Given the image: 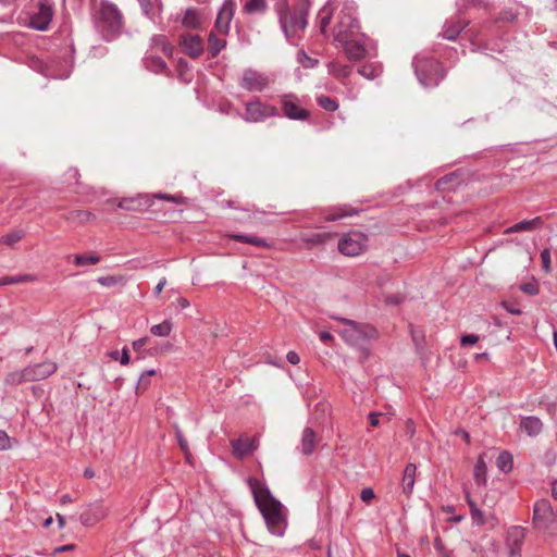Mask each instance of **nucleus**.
Instances as JSON below:
<instances>
[{
  "label": "nucleus",
  "mask_w": 557,
  "mask_h": 557,
  "mask_svg": "<svg viewBox=\"0 0 557 557\" xmlns=\"http://www.w3.org/2000/svg\"><path fill=\"white\" fill-rule=\"evenodd\" d=\"M249 484L258 509L260 510L270 533L283 536L287 527L283 505L273 497L270 490L255 479Z\"/></svg>",
  "instance_id": "1"
},
{
  "label": "nucleus",
  "mask_w": 557,
  "mask_h": 557,
  "mask_svg": "<svg viewBox=\"0 0 557 557\" xmlns=\"http://www.w3.org/2000/svg\"><path fill=\"white\" fill-rule=\"evenodd\" d=\"M94 25L104 40H113L122 34L124 18L119 8L107 0H101L92 14Z\"/></svg>",
  "instance_id": "2"
},
{
  "label": "nucleus",
  "mask_w": 557,
  "mask_h": 557,
  "mask_svg": "<svg viewBox=\"0 0 557 557\" xmlns=\"http://www.w3.org/2000/svg\"><path fill=\"white\" fill-rule=\"evenodd\" d=\"M309 9V0H299L293 9L288 7L286 1L277 4L280 26L288 41L298 32H302L307 27Z\"/></svg>",
  "instance_id": "3"
},
{
  "label": "nucleus",
  "mask_w": 557,
  "mask_h": 557,
  "mask_svg": "<svg viewBox=\"0 0 557 557\" xmlns=\"http://www.w3.org/2000/svg\"><path fill=\"white\" fill-rule=\"evenodd\" d=\"M358 5L352 0H345L336 13V22L332 28L335 41H341L351 36H359L360 24L357 16Z\"/></svg>",
  "instance_id": "4"
},
{
  "label": "nucleus",
  "mask_w": 557,
  "mask_h": 557,
  "mask_svg": "<svg viewBox=\"0 0 557 557\" xmlns=\"http://www.w3.org/2000/svg\"><path fill=\"white\" fill-rule=\"evenodd\" d=\"M412 65L416 76L423 87H434L446 76V71L433 57L418 54L413 58Z\"/></svg>",
  "instance_id": "5"
},
{
  "label": "nucleus",
  "mask_w": 557,
  "mask_h": 557,
  "mask_svg": "<svg viewBox=\"0 0 557 557\" xmlns=\"http://www.w3.org/2000/svg\"><path fill=\"white\" fill-rule=\"evenodd\" d=\"M154 198L178 202L180 197L170 194H156L152 196L148 194H139L135 197L120 199L116 202V207L126 211H146L152 206Z\"/></svg>",
  "instance_id": "6"
},
{
  "label": "nucleus",
  "mask_w": 557,
  "mask_h": 557,
  "mask_svg": "<svg viewBox=\"0 0 557 557\" xmlns=\"http://www.w3.org/2000/svg\"><path fill=\"white\" fill-rule=\"evenodd\" d=\"M280 115V110L275 106L264 103L259 98H255L245 104L243 119L248 123H260L268 117H276Z\"/></svg>",
  "instance_id": "7"
},
{
  "label": "nucleus",
  "mask_w": 557,
  "mask_h": 557,
  "mask_svg": "<svg viewBox=\"0 0 557 557\" xmlns=\"http://www.w3.org/2000/svg\"><path fill=\"white\" fill-rule=\"evenodd\" d=\"M341 321L347 325L343 331V337L351 343L359 344L361 342L370 341L376 337V330L370 324L358 323L349 319H341Z\"/></svg>",
  "instance_id": "8"
},
{
  "label": "nucleus",
  "mask_w": 557,
  "mask_h": 557,
  "mask_svg": "<svg viewBox=\"0 0 557 557\" xmlns=\"http://www.w3.org/2000/svg\"><path fill=\"white\" fill-rule=\"evenodd\" d=\"M282 115L294 121H307L310 112L301 107L299 97L295 94H284L278 97Z\"/></svg>",
  "instance_id": "9"
},
{
  "label": "nucleus",
  "mask_w": 557,
  "mask_h": 557,
  "mask_svg": "<svg viewBox=\"0 0 557 557\" xmlns=\"http://www.w3.org/2000/svg\"><path fill=\"white\" fill-rule=\"evenodd\" d=\"M370 41L371 39L361 33L359 36H351L338 42L342 45L348 60L357 62L368 57V44Z\"/></svg>",
  "instance_id": "10"
},
{
  "label": "nucleus",
  "mask_w": 557,
  "mask_h": 557,
  "mask_svg": "<svg viewBox=\"0 0 557 557\" xmlns=\"http://www.w3.org/2000/svg\"><path fill=\"white\" fill-rule=\"evenodd\" d=\"M53 5L52 0H39L37 11L29 16V27L39 32L47 30L54 14Z\"/></svg>",
  "instance_id": "11"
},
{
  "label": "nucleus",
  "mask_w": 557,
  "mask_h": 557,
  "mask_svg": "<svg viewBox=\"0 0 557 557\" xmlns=\"http://www.w3.org/2000/svg\"><path fill=\"white\" fill-rule=\"evenodd\" d=\"M270 85V78L264 73L246 69L239 81V86L249 92H261Z\"/></svg>",
  "instance_id": "12"
},
{
  "label": "nucleus",
  "mask_w": 557,
  "mask_h": 557,
  "mask_svg": "<svg viewBox=\"0 0 557 557\" xmlns=\"http://www.w3.org/2000/svg\"><path fill=\"white\" fill-rule=\"evenodd\" d=\"M366 237L358 233H349L338 240V250L349 257L358 256L366 247Z\"/></svg>",
  "instance_id": "13"
},
{
  "label": "nucleus",
  "mask_w": 557,
  "mask_h": 557,
  "mask_svg": "<svg viewBox=\"0 0 557 557\" xmlns=\"http://www.w3.org/2000/svg\"><path fill=\"white\" fill-rule=\"evenodd\" d=\"M555 516V511L548 499H539L533 506L532 522L536 528L546 529Z\"/></svg>",
  "instance_id": "14"
},
{
  "label": "nucleus",
  "mask_w": 557,
  "mask_h": 557,
  "mask_svg": "<svg viewBox=\"0 0 557 557\" xmlns=\"http://www.w3.org/2000/svg\"><path fill=\"white\" fill-rule=\"evenodd\" d=\"M234 8L235 3L233 0L224 1L214 23L215 33L223 36L227 35L230 30V24L234 15Z\"/></svg>",
  "instance_id": "15"
},
{
  "label": "nucleus",
  "mask_w": 557,
  "mask_h": 557,
  "mask_svg": "<svg viewBox=\"0 0 557 557\" xmlns=\"http://www.w3.org/2000/svg\"><path fill=\"white\" fill-rule=\"evenodd\" d=\"M525 539V529L513 525L507 531L506 544L512 557L521 556V548Z\"/></svg>",
  "instance_id": "16"
},
{
  "label": "nucleus",
  "mask_w": 557,
  "mask_h": 557,
  "mask_svg": "<svg viewBox=\"0 0 557 557\" xmlns=\"http://www.w3.org/2000/svg\"><path fill=\"white\" fill-rule=\"evenodd\" d=\"M183 52L193 59L199 58L205 50L203 41L198 35L186 34L181 36Z\"/></svg>",
  "instance_id": "17"
},
{
  "label": "nucleus",
  "mask_w": 557,
  "mask_h": 557,
  "mask_svg": "<svg viewBox=\"0 0 557 557\" xmlns=\"http://www.w3.org/2000/svg\"><path fill=\"white\" fill-rule=\"evenodd\" d=\"M57 363L52 361H45L33 366H28L26 367L28 373V381L35 382L45 380L51 376L57 371Z\"/></svg>",
  "instance_id": "18"
},
{
  "label": "nucleus",
  "mask_w": 557,
  "mask_h": 557,
  "mask_svg": "<svg viewBox=\"0 0 557 557\" xmlns=\"http://www.w3.org/2000/svg\"><path fill=\"white\" fill-rule=\"evenodd\" d=\"M467 25L468 22L459 17L447 20L443 26V30L438 34V37L451 41L456 40L459 34L467 27Z\"/></svg>",
  "instance_id": "19"
},
{
  "label": "nucleus",
  "mask_w": 557,
  "mask_h": 557,
  "mask_svg": "<svg viewBox=\"0 0 557 557\" xmlns=\"http://www.w3.org/2000/svg\"><path fill=\"white\" fill-rule=\"evenodd\" d=\"M106 510L101 504L89 505L79 516V521L83 525L90 527L103 519Z\"/></svg>",
  "instance_id": "20"
},
{
  "label": "nucleus",
  "mask_w": 557,
  "mask_h": 557,
  "mask_svg": "<svg viewBox=\"0 0 557 557\" xmlns=\"http://www.w3.org/2000/svg\"><path fill=\"white\" fill-rule=\"evenodd\" d=\"M359 212V209L352 208L349 205L334 206L325 211V220L330 222L337 221L346 216L358 215Z\"/></svg>",
  "instance_id": "21"
},
{
  "label": "nucleus",
  "mask_w": 557,
  "mask_h": 557,
  "mask_svg": "<svg viewBox=\"0 0 557 557\" xmlns=\"http://www.w3.org/2000/svg\"><path fill=\"white\" fill-rule=\"evenodd\" d=\"M334 10L331 3L323 5L317 15V24L322 35L329 36V27L333 18Z\"/></svg>",
  "instance_id": "22"
},
{
  "label": "nucleus",
  "mask_w": 557,
  "mask_h": 557,
  "mask_svg": "<svg viewBox=\"0 0 557 557\" xmlns=\"http://www.w3.org/2000/svg\"><path fill=\"white\" fill-rule=\"evenodd\" d=\"M140 4V9L145 16H147L152 22H157L162 12V3L160 0H156L151 2L150 0H137Z\"/></svg>",
  "instance_id": "23"
},
{
  "label": "nucleus",
  "mask_w": 557,
  "mask_h": 557,
  "mask_svg": "<svg viewBox=\"0 0 557 557\" xmlns=\"http://www.w3.org/2000/svg\"><path fill=\"white\" fill-rule=\"evenodd\" d=\"M416 472L417 467L413 463H408L404 470L403 479H401V488L403 493L408 497L413 493L414 482H416Z\"/></svg>",
  "instance_id": "24"
},
{
  "label": "nucleus",
  "mask_w": 557,
  "mask_h": 557,
  "mask_svg": "<svg viewBox=\"0 0 557 557\" xmlns=\"http://www.w3.org/2000/svg\"><path fill=\"white\" fill-rule=\"evenodd\" d=\"M234 455L237 458L250 455L255 450V440L240 437L232 442Z\"/></svg>",
  "instance_id": "25"
},
{
  "label": "nucleus",
  "mask_w": 557,
  "mask_h": 557,
  "mask_svg": "<svg viewBox=\"0 0 557 557\" xmlns=\"http://www.w3.org/2000/svg\"><path fill=\"white\" fill-rule=\"evenodd\" d=\"M520 428L529 436H536L542 432L543 423L537 417L530 416L521 420Z\"/></svg>",
  "instance_id": "26"
},
{
  "label": "nucleus",
  "mask_w": 557,
  "mask_h": 557,
  "mask_svg": "<svg viewBox=\"0 0 557 557\" xmlns=\"http://www.w3.org/2000/svg\"><path fill=\"white\" fill-rule=\"evenodd\" d=\"M543 224L542 218L536 216L532 220L520 221L506 230V233H519V232H531Z\"/></svg>",
  "instance_id": "27"
},
{
  "label": "nucleus",
  "mask_w": 557,
  "mask_h": 557,
  "mask_svg": "<svg viewBox=\"0 0 557 557\" xmlns=\"http://www.w3.org/2000/svg\"><path fill=\"white\" fill-rule=\"evenodd\" d=\"M460 185V177L457 173H450L442 176L435 183V187L440 191L455 190Z\"/></svg>",
  "instance_id": "28"
},
{
  "label": "nucleus",
  "mask_w": 557,
  "mask_h": 557,
  "mask_svg": "<svg viewBox=\"0 0 557 557\" xmlns=\"http://www.w3.org/2000/svg\"><path fill=\"white\" fill-rule=\"evenodd\" d=\"M470 516H471L472 523L478 527H482V525L486 524L488 521H493V525L495 524V522H497V519L492 511L485 512L482 509H480L478 506H473V505H472V510L470 511Z\"/></svg>",
  "instance_id": "29"
},
{
  "label": "nucleus",
  "mask_w": 557,
  "mask_h": 557,
  "mask_svg": "<svg viewBox=\"0 0 557 557\" xmlns=\"http://www.w3.org/2000/svg\"><path fill=\"white\" fill-rule=\"evenodd\" d=\"M230 237L236 242L249 244L257 247L271 248L272 244L257 235L231 234Z\"/></svg>",
  "instance_id": "30"
},
{
  "label": "nucleus",
  "mask_w": 557,
  "mask_h": 557,
  "mask_svg": "<svg viewBox=\"0 0 557 557\" xmlns=\"http://www.w3.org/2000/svg\"><path fill=\"white\" fill-rule=\"evenodd\" d=\"M219 35L220 34L212 30L208 37V51L212 58H215L226 46L225 38Z\"/></svg>",
  "instance_id": "31"
},
{
  "label": "nucleus",
  "mask_w": 557,
  "mask_h": 557,
  "mask_svg": "<svg viewBox=\"0 0 557 557\" xmlns=\"http://www.w3.org/2000/svg\"><path fill=\"white\" fill-rule=\"evenodd\" d=\"M473 479L478 485H485L487 482V466L484 455H480L473 468Z\"/></svg>",
  "instance_id": "32"
},
{
  "label": "nucleus",
  "mask_w": 557,
  "mask_h": 557,
  "mask_svg": "<svg viewBox=\"0 0 557 557\" xmlns=\"http://www.w3.org/2000/svg\"><path fill=\"white\" fill-rule=\"evenodd\" d=\"M315 433L311 428H305L301 437V451L311 455L315 448Z\"/></svg>",
  "instance_id": "33"
},
{
  "label": "nucleus",
  "mask_w": 557,
  "mask_h": 557,
  "mask_svg": "<svg viewBox=\"0 0 557 557\" xmlns=\"http://www.w3.org/2000/svg\"><path fill=\"white\" fill-rule=\"evenodd\" d=\"M333 235L331 233H314L310 235H301L300 240L307 245L308 248L324 245Z\"/></svg>",
  "instance_id": "34"
},
{
  "label": "nucleus",
  "mask_w": 557,
  "mask_h": 557,
  "mask_svg": "<svg viewBox=\"0 0 557 557\" xmlns=\"http://www.w3.org/2000/svg\"><path fill=\"white\" fill-rule=\"evenodd\" d=\"M182 24L185 27L191 28V29H197L198 27H200L201 20H200V14H199L198 9L188 8L185 11V14L182 18Z\"/></svg>",
  "instance_id": "35"
},
{
  "label": "nucleus",
  "mask_w": 557,
  "mask_h": 557,
  "mask_svg": "<svg viewBox=\"0 0 557 557\" xmlns=\"http://www.w3.org/2000/svg\"><path fill=\"white\" fill-rule=\"evenodd\" d=\"M496 467L503 473H509L513 468V457L508 450H503L496 458Z\"/></svg>",
  "instance_id": "36"
},
{
  "label": "nucleus",
  "mask_w": 557,
  "mask_h": 557,
  "mask_svg": "<svg viewBox=\"0 0 557 557\" xmlns=\"http://www.w3.org/2000/svg\"><path fill=\"white\" fill-rule=\"evenodd\" d=\"M151 48L160 50L165 55H171L173 52V47L171 46L168 37L165 35H154L151 38Z\"/></svg>",
  "instance_id": "37"
},
{
  "label": "nucleus",
  "mask_w": 557,
  "mask_h": 557,
  "mask_svg": "<svg viewBox=\"0 0 557 557\" xmlns=\"http://www.w3.org/2000/svg\"><path fill=\"white\" fill-rule=\"evenodd\" d=\"M24 382H29L26 368H24L23 370L12 371V372L8 373L4 377V383L7 385L15 386V385H20Z\"/></svg>",
  "instance_id": "38"
},
{
  "label": "nucleus",
  "mask_w": 557,
  "mask_h": 557,
  "mask_svg": "<svg viewBox=\"0 0 557 557\" xmlns=\"http://www.w3.org/2000/svg\"><path fill=\"white\" fill-rule=\"evenodd\" d=\"M36 277L33 274H18L0 277V287L11 284H23L34 282Z\"/></svg>",
  "instance_id": "39"
},
{
  "label": "nucleus",
  "mask_w": 557,
  "mask_h": 557,
  "mask_svg": "<svg viewBox=\"0 0 557 557\" xmlns=\"http://www.w3.org/2000/svg\"><path fill=\"white\" fill-rule=\"evenodd\" d=\"M382 69L379 64H364L358 69V73L367 79H374L380 76Z\"/></svg>",
  "instance_id": "40"
},
{
  "label": "nucleus",
  "mask_w": 557,
  "mask_h": 557,
  "mask_svg": "<svg viewBox=\"0 0 557 557\" xmlns=\"http://www.w3.org/2000/svg\"><path fill=\"white\" fill-rule=\"evenodd\" d=\"M268 5L265 0H246L244 11L249 14L263 13Z\"/></svg>",
  "instance_id": "41"
},
{
  "label": "nucleus",
  "mask_w": 557,
  "mask_h": 557,
  "mask_svg": "<svg viewBox=\"0 0 557 557\" xmlns=\"http://www.w3.org/2000/svg\"><path fill=\"white\" fill-rule=\"evenodd\" d=\"M317 103L320 108L327 112H334L338 109L339 104L335 98H331L325 95H320L317 97Z\"/></svg>",
  "instance_id": "42"
},
{
  "label": "nucleus",
  "mask_w": 557,
  "mask_h": 557,
  "mask_svg": "<svg viewBox=\"0 0 557 557\" xmlns=\"http://www.w3.org/2000/svg\"><path fill=\"white\" fill-rule=\"evenodd\" d=\"M330 71L338 78H347L352 73V66L348 64L332 63Z\"/></svg>",
  "instance_id": "43"
},
{
  "label": "nucleus",
  "mask_w": 557,
  "mask_h": 557,
  "mask_svg": "<svg viewBox=\"0 0 557 557\" xmlns=\"http://www.w3.org/2000/svg\"><path fill=\"white\" fill-rule=\"evenodd\" d=\"M171 331H172V323L169 320H165L159 324H154L150 327L151 334L154 336H160V337L169 336Z\"/></svg>",
  "instance_id": "44"
},
{
  "label": "nucleus",
  "mask_w": 557,
  "mask_h": 557,
  "mask_svg": "<svg viewBox=\"0 0 557 557\" xmlns=\"http://www.w3.org/2000/svg\"><path fill=\"white\" fill-rule=\"evenodd\" d=\"M146 64L149 70L156 73H162L168 69L166 63L160 57L146 58Z\"/></svg>",
  "instance_id": "45"
},
{
  "label": "nucleus",
  "mask_w": 557,
  "mask_h": 557,
  "mask_svg": "<svg viewBox=\"0 0 557 557\" xmlns=\"http://www.w3.org/2000/svg\"><path fill=\"white\" fill-rule=\"evenodd\" d=\"M24 232L13 231L7 235L0 237V244H4L7 246L13 247L17 242H20L24 237Z\"/></svg>",
  "instance_id": "46"
},
{
  "label": "nucleus",
  "mask_w": 557,
  "mask_h": 557,
  "mask_svg": "<svg viewBox=\"0 0 557 557\" xmlns=\"http://www.w3.org/2000/svg\"><path fill=\"white\" fill-rule=\"evenodd\" d=\"M99 261H100V257L97 255H90V256L76 255L74 258V263L78 267L97 264Z\"/></svg>",
  "instance_id": "47"
},
{
  "label": "nucleus",
  "mask_w": 557,
  "mask_h": 557,
  "mask_svg": "<svg viewBox=\"0 0 557 557\" xmlns=\"http://www.w3.org/2000/svg\"><path fill=\"white\" fill-rule=\"evenodd\" d=\"M175 436L180 448L183 450L185 457L188 459L190 456L189 446L187 440L184 437L182 430L177 424H174Z\"/></svg>",
  "instance_id": "48"
},
{
  "label": "nucleus",
  "mask_w": 557,
  "mask_h": 557,
  "mask_svg": "<svg viewBox=\"0 0 557 557\" xmlns=\"http://www.w3.org/2000/svg\"><path fill=\"white\" fill-rule=\"evenodd\" d=\"M520 290L531 296L537 295L540 293L539 285L535 281L522 284L520 286Z\"/></svg>",
  "instance_id": "49"
},
{
  "label": "nucleus",
  "mask_w": 557,
  "mask_h": 557,
  "mask_svg": "<svg viewBox=\"0 0 557 557\" xmlns=\"http://www.w3.org/2000/svg\"><path fill=\"white\" fill-rule=\"evenodd\" d=\"M541 260H542V268L546 273H549L550 268V250L548 248H544L541 251Z\"/></svg>",
  "instance_id": "50"
},
{
  "label": "nucleus",
  "mask_w": 557,
  "mask_h": 557,
  "mask_svg": "<svg viewBox=\"0 0 557 557\" xmlns=\"http://www.w3.org/2000/svg\"><path fill=\"white\" fill-rule=\"evenodd\" d=\"M517 15L518 13L515 12L512 9H505L499 13L497 22H512L517 17Z\"/></svg>",
  "instance_id": "51"
},
{
  "label": "nucleus",
  "mask_w": 557,
  "mask_h": 557,
  "mask_svg": "<svg viewBox=\"0 0 557 557\" xmlns=\"http://www.w3.org/2000/svg\"><path fill=\"white\" fill-rule=\"evenodd\" d=\"M148 341L149 338L145 336L133 342V349L138 354H143L140 358H145V346Z\"/></svg>",
  "instance_id": "52"
},
{
  "label": "nucleus",
  "mask_w": 557,
  "mask_h": 557,
  "mask_svg": "<svg viewBox=\"0 0 557 557\" xmlns=\"http://www.w3.org/2000/svg\"><path fill=\"white\" fill-rule=\"evenodd\" d=\"M483 4V0H457V7L459 10H466L470 7H480Z\"/></svg>",
  "instance_id": "53"
},
{
  "label": "nucleus",
  "mask_w": 557,
  "mask_h": 557,
  "mask_svg": "<svg viewBox=\"0 0 557 557\" xmlns=\"http://www.w3.org/2000/svg\"><path fill=\"white\" fill-rule=\"evenodd\" d=\"M97 281L100 285L106 287H112L117 283V278L112 275L100 276Z\"/></svg>",
  "instance_id": "54"
},
{
  "label": "nucleus",
  "mask_w": 557,
  "mask_h": 557,
  "mask_svg": "<svg viewBox=\"0 0 557 557\" xmlns=\"http://www.w3.org/2000/svg\"><path fill=\"white\" fill-rule=\"evenodd\" d=\"M374 497H375V493H374L373 488L364 487V488L361 490L360 498H361L362 502L369 503Z\"/></svg>",
  "instance_id": "55"
},
{
  "label": "nucleus",
  "mask_w": 557,
  "mask_h": 557,
  "mask_svg": "<svg viewBox=\"0 0 557 557\" xmlns=\"http://www.w3.org/2000/svg\"><path fill=\"white\" fill-rule=\"evenodd\" d=\"M479 336L474 334H466L461 337L460 344L461 346L474 345L478 343Z\"/></svg>",
  "instance_id": "56"
},
{
  "label": "nucleus",
  "mask_w": 557,
  "mask_h": 557,
  "mask_svg": "<svg viewBox=\"0 0 557 557\" xmlns=\"http://www.w3.org/2000/svg\"><path fill=\"white\" fill-rule=\"evenodd\" d=\"M10 446V438L5 431L0 430V450L7 449Z\"/></svg>",
  "instance_id": "57"
},
{
  "label": "nucleus",
  "mask_w": 557,
  "mask_h": 557,
  "mask_svg": "<svg viewBox=\"0 0 557 557\" xmlns=\"http://www.w3.org/2000/svg\"><path fill=\"white\" fill-rule=\"evenodd\" d=\"M382 413L379 412H370L369 413V422L371 426H379L380 425V417Z\"/></svg>",
  "instance_id": "58"
},
{
  "label": "nucleus",
  "mask_w": 557,
  "mask_h": 557,
  "mask_svg": "<svg viewBox=\"0 0 557 557\" xmlns=\"http://www.w3.org/2000/svg\"><path fill=\"white\" fill-rule=\"evenodd\" d=\"M120 363L122 366H126L129 363V351L127 347H123L121 357H120Z\"/></svg>",
  "instance_id": "59"
},
{
  "label": "nucleus",
  "mask_w": 557,
  "mask_h": 557,
  "mask_svg": "<svg viewBox=\"0 0 557 557\" xmlns=\"http://www.w3.org/2000/svg\"><path fill=\"white\" fill-rule=\"evenodd\" d=\"M286 359L292 364H298L300 361V358L296 351H288L286 355Z\"/></svg>",
  "instance_id": "60"
},
{
  "label": "nucleus",
  "mask_w": 557,
  "mask_h": 557,
  "mask_svg": "<svg viewBox=\"0 0 557 557\" xmlns=\"http://www.w3.org/2000/svg\"><path fill=\"white\" fill-rule=\"evenodd\" d=\"M165 285H166V278L165 277L160 278L158 284L156 285V287L153 289V294L156 296H159L161 294V292L163 290Z\"/></svg>",
  "instance_id": "61"
},
{
  "label": "nucleus",
  "mask_w": 557,
  "mask_h": 557,
  "mask_svg": "<svg viewBox=\"0 0 557 557\" xmlns=\"http://www.w3.org/2000/svg\"><path fill=\"white\" fill-rule=\"evenodd\" d=\"M502 305L511 314L520 315L522 313L521 309L516 306H510L507 302H503Z\"/></svg>",
  "instance_id": "62"
},
{
  "label": "nucleus",
  "mask_w": 557,
  "mask_h": 557,
  "mask_svg": "<svg viewBox=\"0 0 557 557\" xmlns=\"http://www.w3.org/2000/svg\"><path fill=\"white\" fill-rule=\"evenodd\" d=\"M150 384V380L148 376H146L145 373H143L138 380V383H137V389L143 386V387H147L148 385Z\"/></svg>",
  "instance_id": "63"
},
{
  "label": "nucleus",
  "mask_w": 557,
  "mask_h": 557,
  "mask_svg": "<svg viewBox=\"0 0 557 557\" xmlns=\"http://www.w3.org/2000/svg\"><path fill=\"white\" fill-rule=\"evenodd\" d=\"M319 338H320L321 342L326 343V342L333 339V336H332V334L330 332L321 331L319 333Z\"/></svg>",
  "instance_id": "64"
}]
</instances>
